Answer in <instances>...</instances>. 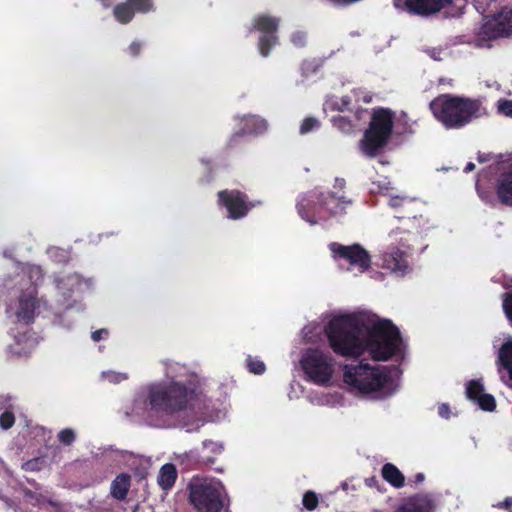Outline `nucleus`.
I'll use <instances>...</instances> for the list:
<instances>
[{
    "label": "nucleus",
    "instance_id": "obj_1",
    "mask_svg": "<svg viewBox=\"0 0 512 512\" xmlns=\"http://www.w3.org/2000/svg\"><path fill=\"white\" fill-rule=\"evenodd\" d=\"M333 351L356 357L368 350L375 360L385 361L400 349L398 329L386 319L372 313L333 317L325 327Z\"/></svg>",
    "mask_w": 512,
    "mask_h": 512
},
{
    "label": "nucleus",
    "instance_id": "obj_2",
    "mask_svg": "<svg viewBox=\"0 0 512 512\" xmlns=\"http://www.w3.org/2000/svg\"><path fill=\"white\" fill-rule=\"evenodd\" d=\"M169 384L156 383L147 388V418L155 427H169L179 412L192 408L197 398V375L178 362L165 363Z\"/></svg>",
    "mask_w": 512,
    "mask_h": 512
},
{
    "label": "nucleus",
    "instance_id": "obj_3",
    "mask_svg": "<svg viewBox=\"0 0 512 512\" xmlns=\"http://www.w3.org/2000/svg\"><path fill=\"white\" fill-rule=\"evenodd\" d=\"M399 370L395 366L380 367L360 363L346 365L344 368V382L353 390L364 394H377L384 397L392 394L398 383Z\"/></svg>",
    "mask_w": 512,
    "mask_h": 512
},
{
    "label": "nucleus",
    "instance_id": "obj_4",
    "mask_svg": "<svg viewBox=\"0 0 512 512\" xmlns=\"http://www.w3.org/2000/svg\"><path fill=\"white\" fill-rule=\"evenodd\" d=\"M434 117L448 129H458L486 114L477 100L442 95L430 103Z\"/></svg>",
    "mask_w": 512,
    "mask_h": 512
},
{
    "label": "nucleus",
    "instance_id": "obj_5",
    "mask_svg": "<svg viewBox=\"0 0 512 512\" xmlns=\"http://www.w3.org/2000/svg\"><path fill=\"white\" fill-rule=\"evenodd\" d=\"M226 497L225 488L218 480L193 478L189 484V500L198 512H220Z\"/></svg>",
    "mask_w": 512,
    "mask_h": 512
},
{
    "label": "nucleus",
    "instance_id": "obj_6",
    "mask_svg": "<svg viewBox=\"0 0 512 512\" xmlns=\"http://www.w3.org/2000/svg\"><path fill=\"white\" fill-rule=\"evenodd\" d=\"M351 204L344 194L338 195L333 192L327 196L312 192L306 198L298 202V212L301 217L311 224L318 223V220L325 218L321 210L325 208L331 215L342 214L345 206Z\"/></svg>",
    "mask_w": 512,
    "mask_h": 512
},
{
    "label": "nucleus",
    "instance_id": "obj_7",
    "mask_svg": "<svg viewBox=\"0 0 512 512\" xmlns=\"http://www.w3.org/2000/svg\"><path fill=\"white\" fill-rule=\"evenodd\" d=\"M305 376L316 385H328L336 370L332 355L320 348L306 349L300 359Z\"/></svg>",
    "mask_w": 512,
    "mask_h": 512
},
{
    "label": "nucleus",
    "instance_id": "obj_8",
    "mask_svg": "<svg viewBox=\"0 0 512 512\" xmlns=\"http://www.w3.org/2000/svg\"><path fill=\"white\" fill-rule=\"evenodd\" d=\"M393 128V115L387 109H379L372 115L370 127L364 133L360 141L362 152L369 157H374L385 146Z\"/></svg>",
    "mask_w": 512,
    "mask_h": 512
},
{
    "label": "nucleus",
    "instance_id": "obj_9",
    "mask_svg": "<svg viewBox=\"0 0 512 512\" xmlns=\"http://www.w3.org/2000/svg\"><path fill=\"white\" fill-rule=\"evenodd\" d=\"M482 35L488 38L512 35V6L503 7L496 15L485 21Z\"/></svg>",
    "mask_w": 512,
    "mask_h": 512
},
{
    "label": "nucleus",
    "instance_id": "obj_10",
    "mask_svg": "<svg viewBox=\"0 0 512 512\" xmlns=\"http://www.w3.org/2000/svg\"><path fill=\"white\" fill-rule=\"evenodd\" d=\"M330 250L335 257L345 259L351 266L357 267L360 272L370 267V256L368 252L358 244L344 246L338 243L330 244Z\"/></svg>",
    "mask_w": 512,
    "mask_h": 512
},
{
    "label": "nucleus",
    "instance_id": "obj_11",
    "mask_svg": "<svg viewBox=\"0 0 512 512\" xmlns=\"http://www.w3.org/2000/svg\"><path fill=\"white\" fill-rule=\"evenodd\" d=\"M278 23V19L268 17L266 15H260L253 20V27L264 33L258 43L259 52L263 57H266L269 54L270 48L277 42L275 32L277 30Z\"/></svg>",
    "mask_w": 512,
    "mask_h": 512
},
{
    "label": "nucleus",
    "instance_id": "obj_12",
    "mask_svg": "<svg viewBox=\"0 0 512 512\" xmlns=\"http://www.w3.org/2000/svg\"><path fill=\"white\" fill-rule=\"evenodd\" d=\"M408 246L401 240L400 246L392 247L383 254V267L397 275H404L408 269Z\"/></svg>",
    "mask_w": 512,
    "mask_h": 512
},
{
    "label": "nucleus",
    "instance_id": "obj_13",
    "mask_svg": "<svg viewBox=\"0 0 512 512\" xmlns=\"http://www.w3.org/2000/svg\"><path fill=\"white\" fill-rule=\"evenodd\" d=\"M219 200L227 208L231 219L244 217L249 209L245 202V196L239 191H221Z\"/></svg>",
    "mask_w": 512,
    "mask_h": 512
},
{
    "label": "nucleus",
    "instance_id": "obj_14",
    "mask_svg": "<svg viewBox=\"0 0 512 512\" xmlns=\"http://www.w3.org/2000/svg\"><path fill=\"white\" fill-rule=\"evenodd\" d=\"M151 8V0H127V3L118 4L114 8V16L120 23L126 24L131 21L135 11L147 12Z\"/></svg>",
    "mask_w": 512,
    "mask_h": 512
},
{
    "label": "nucleus",
    "instance_id": "obj_15",
    "mask_svg": "<svg viewBox=\"0 0 512 512\" xmlns=\"http://www.w3.org/2000/svg\"><path fill=\"white\" fill-rule=\"evenodd\" d=\"M468 399L478 404L485 411H493L496 407L495 399L491 394L484 392L483 385L476 380H471L466 386Z\"/></svg>",
    "mask_w": 512,
    "mask_h": 512
},
{
    "label": "nucleus",
    "instance_id": "obj_16",
    "mask_svg": "<svg viewBox=\"0 0 512 512\" xmlns=\"http://www.w3.org/2000/svg\"><path fill=\"white\" fill-rule=\"evenodd\" d=\"M451 0H405L404 7L413 14L427 16L440 11Z\"/></svg>",
    "mask_w": 512,
    "mask_h": 512
},
{
    "label": "nucleus",
    "instance_id": "obj_17",
    "mask_svg": "<svg viewBox=\"0 0 512 512\" xmlns=\"http://www.w3.org/2000/svg\"><path fill=\"white\" fill-rule=\"evenodd\" d=\"M18 277L20 278L18 283L22 291L30 292L32 290L35 293V287L42 280L43 273L39 266L27 265L22 269Z\"/></svg>",
    "mask_w": 512,
    "mask_h": 512
},
{
    "label": "nucleus",
    "instance_id": "obj_18",
    "mask_svg": "<svg viewBox=\"0 0 512 512\" xmlns=\"http://www.w3.org/2000/svg\"><path fill=\"white\" fill-rule=\"evenodd\" d=\"M33 291L24 292L19 299V307L16 311L17 318L26 323L32 321L36 308V299Z\"/></svg>",
    "mask_w": 512,
    "mask_h": 512
},
{
    "label": "nucleus",
    "instance_id": "obj_19",
    "mask_svg": "<svg viewBox=\"0 0 512 512\" xmlns=\"http://www.w3.org/2000/svg\"><path fill=\"white\" fill-rule=\"evenodd\" d=\"M433 502L428 495H417L404 502L397 512H431Z\"/></svg>",
    "mask_w": 512,
    "mask_h": 512
},
{
    "label": "nucleus",
    "instance_id": "obj_20",
    "mask_svg": "<svg viewBox=\"0 0 512 512\" xmlns=\"http://www.w3.org/2000/svg\"><path fill=\"white\" fill-rule=\"evenodd\" d=\"M497 195L503 204L512 206V171L500 176L497 183Z\"/></svg>",
    "mask_w": 512,
    "mask_h": 512
},
{
    "label": "nucleus",
    "instance_id": "obj_21",
    "mask_svg": "<svg viewBox=\"0 0 512 512\" xmlns=\"http://www.w3.org/2000/svg\"><path fill=\"white\" fill-rule=\"evenodd\" d=\"M130 487V476L127 474H119L112 481L110 493L117 500H124Z\"/></svg>",
    "mask_w": 512,
    "mask_h": 512
},
{
    "label": "nucleus",
    "instance_id": "obj_22",
    "mask_svg": "<svg viewBox=\"0 0 512 512\" xmlns=\"http://www.w3.org/2000/svg\"><path fill=\"white\" fill-rule=\"evenodd\" d=\"M499 373H501V369H505L510 379L512 380V340H507L498 352V361Z\"/></svg>",
    "mask_w": 512,
    "mask_h": 512
},
{
    "label": "nucleus",
    "instance_id": "obj_23",
    "mask_svg": "<svg viewBox=\"0 0 512 512\" xmlns=\"http://www.w3.org/2000/svg\"><path fill=\"white\" fill-rule=\"evenodd\" d=\"M382 476L388 483L396 488H401L404 485V475L391 463H387L382 467Z\"/></svg>",
    "mask_w": 512,
    "mask_h": 512
},
{
    "label": "nucleus",
    "instance_id": "obj_24",
    "mask_svg": "<svg viewBox=\"0 0 512 512\" xmlns=\"http://www.w3.org/2000/svg\"><path fill=\"white\" fill-rule=\"evenodd\" d=\"M177 472L176 468L173 464H165L161 467L158 475V484L164 490L170 489L175 480H176Z\"/></svg>",
    "mask_w": 512,
    "mask_h": 512
},
{
    "label": "nucleus",
    "instance_id": "obj_25",
    "mask_svg": "<svg viewBox=\"0 0 512 512\" xmlns=\"http://www.w3.org/2000/svg\"><path fill=\"white\" fill-rule=\"evenodd\" d=\"M267 129V122L265 119L249 116L245 118V127L243 133L260 134Z\"/></svg>",
    "mask_w": 512,
    "mask_h": 512
},
{
    "label": "nucleus",
    "instance_id": "obj_26",
    "mask_svg": "<svg viewBox=\"0 0 512 512\" xmlns=\"http://www.w3.org/2000/svg\"><path fill=\"white\" fill-rule=\"evenodd\" d=\"M47 253L56 262H65L69 259V252L59 247H50Z\"/></svg>",
    "mask_w": 512,
    "mask_h": 512
},
{
    "label": "nucleus",
    "instance_id": "obj_27",
    "mask_svg": "<svg viewBox=\"0 0 512 512\" xmlns=\"http://www.w3.org/2000/svg\"><path fill=\"white\" fill-rule=\"evenodd\" d=\"M247 368L251 373L262 374L265 372V364L258 358L249 356L246 360Z\"/></svg>",
    "mask_w": 512,
    "mask_h": 512
},
{
    "label": "nucleus",
    "instance_id": "obj_28",
    "mask_svg": "<svg viewBox=\"0 0 512 512\" xmlns=\"http://www.w3.org/2000/svg\"><path fill=\"white\" fill-rule=\"evenodd\" d=\"M101 377L102 379L115 384L120 383L128 378L127 374L114 371L102 372Z\"/></svg>",
    "mask_w": 512,
    "mask_h": 512
},
{
    "label": "nucleus",
    "instance_id": "obj_29",
    "mask_svg": "<svg viewBox=\"0 0 512 512\" xmlns=\"http://www.w3.org/2000/svg\"><path fill=\"white\" fill-rule=\"evenodd\" d=\"M303 505L307 510H314L318 505V497L312 491H307L303 496Z\"/></svg>",
    "mask_w": 512,
    "mask_h": 512
},
{
    "label": "nucleus",
    "instance_id": "obj_30",
    "mask_svg": "<svg viewBox=\"0 0 512 512\" xmlns=\"http://www.w3.org/2000/svg\"><path fill=\"white\" fill-rule=\"evenodd\" d=\"M497 112L506 117H512V100H499L497 102Z\"/></svg>",
    "mask_w": 512,
    "mask_h": 512
},
{
    "label": "nucleus",
    "instance_id": "obj_31",
    "mask_svg": "<svg viewBox=\"0 0 512 512\" xmlns=\"http://www.w3.org/2000/svg\"><path fill=\"white\" fill-rule=\"evenodd\" d=\"M334 125L344 133H350L353 131V125L344 117L335 118Z\"/></svg>",
    "mask_w": 512,
    "mask_h": 512
},
{
    "label": "nucleus",
    "instance_id": "obj_32",
    "mask_svg": "<svg viewBox=\"0 0 512 512\" xmlns=\"http://www.w3.org/2000/svg\"><path fill=\"white\" fill-rule=\"evenodd\" d=\"M15 417L11 412H4L0 415V426L1 428L7 430L14 425Z\"/></svg>",
    "mask_w": 512,
    "mask_h": 512
},
{
    "label": "nucleus",
    "instance_id": "obj_33",
    "mask_svg": "<svg viewBox=\"0 0 512 512\" xmlns=\"http://www.w3.org/2000/svg\"><path fill=\"white\" fill-rule=\"evenodd\" d=\"M203 447L205 450L217 455V454H220L224 447H223V444L220 443V442H214V441H211V440H206L203 442Z\"/></svg>",
    "mask_w": 512,
    "mask_h": 512
},
{
    "label": "nucleus",
    "instance_id": "obj_34",
    "mask_svg": "<svg viewBox=\"0 0 512 512\" xmlns=\"http://www.w3.org/2000/svg\"><path fill=\"white\" fill-rule=\"evenodd\" d=\"M503 310L506 317L512 321V292L505 293L503 296Z\"/></svg>",
    "mask_w": 512,
    "mask_h": 512
},
{
    "label": "nucleus",
    "instance_id": "obj_35",
    "mask_svg": "<svg viewBox=\"0 0 512 512\" xmlns=\"http://www.w3.org/2000/svg\"><path fill=\"white\" fill-rule=\"evenodd\" d=\"M60 442L70 445L75 440V433L72 429H64L58 434Z\"/></svg>",
    "mask_w": 512,
    "mask_h": 512
},
{
    "label": "nucleus",
    "instance_id": "obj_36",
    "mask_svg": "<svg viewBox=\"0 0 512 512\" xmlns=\"http://www.w3.org/2000/svg\"><path fill=\"white\" fill-rule=\"evenodd\" d=\"M291 42L296 47H303L307 42L306 33L303 31H296L291 35Z\"/></svg>",
    "mask_w": 512,
    "mask_h": 512
},
{
    "label": "nucleus",
    "instance_id": "obj_37",
    "mask_svg": "<svg viewBox=\"0 0 512 512\" xmlns=\"http://www.w3.org/2000/svg\"><path fill=\"white\" fill-rule=\"evenodd\" d=\"M319 123L315 118H306L300 127V133L306 134L312 131L314 128L318 127Z\"/></svg>",
    "mask_w": 512,
    "mask_h": 512
},
{
    "label": "nucleus",
    "instance_id": "obj_38",
    "mask_svg": "<svg viewBox=\"0 0 512 512\" xmlns=\"http://www.w3.org/2000/svg\"><path fill=\"white\" fill-rule=\"evenodd\" d=\"M67 281L68 283H64L63 281H59L57 282V286L60 290H63L66 288V286H69L68 289L69 290H73V287L74 286H79L80 285V279H79V276L78 275H72V276H69L67 278Z\"/></svg>",
    "mask_w": 512,
    "mask_h": 512
},
{
    "label": "nucleus",
    "instance_id": "obj_39",
    "mask_svg": "<svg viewBox=\"0 0 512 512\" xmlns=\"http://www.w3.org/2000/svg\"><path fill=\"white\" fill-rule=\"evenodd\" d=\"M427 53L429 54V56L431 58H433L434 60H437V61L442 60L443 56H445L447 54L446 51L441 48H431V49L427 50Z\"/></svg>",
    "mask_w": 512,
    "mask_h": 512
},
{
    "label": "nucleus",
    "instance_id": "obj_40",
    "mask_svg": "<svg viewBox=\"0 0 512 512\" xmlns=\"http://www.w3.org/2000/svg\"><path fill=\"white\" fill-rule=\"evenodd\" d=\"M107 335L108 331L106 329H99L92 333V339L97 342L106 337Z\"/></svg>",
    "mask_w": 512,
    "mask_h": 512
},
{
    "label": "nucleus",
    "instance_id": "obj_41",
    "mask_svg": "<svg viewBox=\"0 0 512 512\" xmlns=\"http://www.w3.org/2000/svg\"><path fill=\"white\" fill-rule=\"evenodd\" d=\"M438 413L443 418H448L450 414V408L447 404H442L438 408Z\"/></svg>",
    "mask_w": 512,
    "mask_h": 512
},
{
    "label": "nucleus",
    "instance_id": "obj_42",
    "mask_svg": "<svg viewBox=\"0 0 512 512\" xmlns=\"http://www.w3.org/2000/svg\"><path fill=\"white\" fill-rule=\"evenodd\" d=\"M140 51V44L137 43V42H133L130 46H129V52L132 56H136L138 55Z\"/></svg>",
    "mask_w": 512,
    "mask_h": 512
},
{
    "label": "nucleus",
    "instance_id": "obj_43",
    "mask_svg": "<svg viewBox=\"0 0 512 512\" xmlns=\"http://www.w3.org/2000/svg\"><path fill=\"white\" fill-rule=\"evenodd\" d=\"M404 200H405L404 198H400V197H398V196H396V197H392V198L389 200V205H390L391 207H398V206H400V205L403 203V201H404Z\"/></svg>",
    "mask_w": 512,
    "mask_h": 512
},
{
    "label": "nucleus",
    "instance_id": "obj_44",
    "mask_svg": "<svg viewBox=\"0 0 512 512\" xmlns=\"http://www.w3.org/2000/svg\"><path fill=\"white\" fill-rule=\"evenodd\" d=\"M345 186V180L342 178H336L334 188L338 190H342Z\"/></svg>",
    "mask_w": 512,
    "mask_h": 512
},
{
    "label": "nucleus",
    "instance_id": "obj_45",
    "mask_svg": "<svg viewBox=\"0 0 512 512\" xmlns=\"http://www.w3.org/2000/svg\"><path fill=\"white\" fill-rule=\"evenodd\" d=\"M499 507L510 509L512 507V497L506 498L502 503L499 504Z\"/></svg>",
    "mask_w": 512,
    "mask_h": 512
},
{
    "label": "nucleus",
    "instance_id": "obj_46",
    "mask_svg": "<svg viewBox=\"0 0 512 512\" xmlns=\"http://www.w3.org/2000/svg\"><path fill=\"white\" fill-rule=\"evenodd\" d=\"M341 101H342V106L338 108L339 110H343L345 107H347L350 104V99L347 96L343 97L341 99Z\"/></svg>",
    "mask_w": 512,
    "mask_h": 512
},
{
    "label": "nucleus",
    "instance_id": "obj_47",
    "mask_svg": "<svg viewBox=\"0 0 512 512\" xmlns=\"http://www.w3.org/2000/svg\"><path fill=\"white\" fill-rule=\"evenodd\" d=\"M474 168H475L474 163L469 162V163L465 166L464 171H465L466 173H468V172H471Z\"/></svg>",
    "mask_w": 512,
    "mask_h": 512
},
{
    "label": "nucleus",
    "instance_id": "obj_48",
    "mask_svg": "<svg viewBox=\"0 0 512 512\" xmlns=\"http://www.w3.org/2000/svg\"><path fill=\"white\" fill-rule=\"evenodd\" d=\"M415 479H416V482H423L424 481V474L422 473H418L416 476H415Z\"/></svg>",
    "mask_w": 512,
    "mask_h": 512
},
{
    "label": "nucleus",
    "instance_id": "obj_49",
    "mask_svg": "<svg viewBox=\"0 0 512 512\" xmlns=\"http://www.w3.org/2000/svg\"><path fill=\"white\" fill-rule=\"evenodd\" d=\"M367 113H368L367 110H360V111H357L356 116L358 118H361L362 114H367Z\"/></svg>",
    "mask_w": 512,
    "mask_h": 512
},
{
    "label": "nucleus",
    "instance_id": "obj_50",
    "mask_svg": "<svg viewBox=\"0 0 512 512\" xmlns=\"http://www.w3.org/2000/svg\"><path fill=\"white\" fill-rule=\"evenodd\" d=\"M395 236H396V233H394V232L389 234V238L391 239V244H393V241L396 240Z\"/></svg>",
    "mask_w": 512,
    "mask_h": 512
},
{
    "label": "nucleus",
    "instance_id": "obj_51",
    "mask_svg": "<svg viewBox=\"0 0 512 512\" xmlns=\"http://www.w3.org/2000/svg\"><path fill=\"white\" fill-rule=\"evenodd\" d=\"M102 4L105 6V7H108L110 5V1L109 0H101Z\"/></svg>",
    "mask_w": 512,
    "mask_h": 512
},
{
    "label": "nucleus",
    "instance_id": "obj_52",
    "mask_svg": "<svg viewBox=\"0 0 512 512\" xmlns=\"http://www.w3.org/2000/svg\"><path fill=\"white\" fill-rule=\"evenodd\" d=\"M394 5L398 8L400 7L398 0H394Z\"/></svg>",
    "mask_w": 512,
    "mask_h": 512
}]
</instances>
